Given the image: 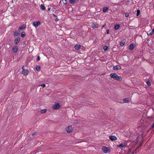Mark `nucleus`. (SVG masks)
<instances>
[{
    "mask_svg": "<svg viewBox=\"0 0 154 154\" xmlns=\"http://www.w3.org/2000/svg\"><path fill=\"white\" fill-rule=\"evenodd\" d=\"M61 106L59 104L57 103L55 104V105L53 106V108L54 109H58L60 108Z\"/></svg>",
    "mask_w": 154,
    "mask_h": 154,
    "instance_id": "obj_6",
    "label": "nucleus"
},
{
    "mask_svg": "<svg viewBox=\"0 0 154 154\" xmlns=\"http://www.w3.org/2000/svg\"><path fill=\"white\" fill-rule=\"evenodd\" d=\"M40 86H42L43 88H44L45 86V84H43L41 85Z\"/></svg>",
    "mask_w": 154,
    "mask_h": 154,
    "instance_id": "obj_34",
    "label": "nucleus"
},
{
    "mask_svg": "<svg viewBox=\"0 0 154 154\" xmlns=\"http://www.w3.org/2000/svg\"><path fill=\"white\" fill-rule=\"evenodd\" d=\"M12 51L14 53H16L18 50V47L17 46H15L13 47L12 49Z\"/></svg>",
    "mask_w": 154,
    "mask_h": 154,
    "instance_id": "obj_10",
    "label": "nucleus"
},
{
    "mask_svg": "<svg viewBox=\"0 0 154 154\" xmlns=\"http://www.w3.org/2000/svg\"><path fill=\"white\" fill-rule=\"evenodd\" d=\"M59 20V19H58L57 17H56V19H55V21H58Z\"/></svg>",
    "mask_w": 154,
    "mask_h": 154,
    "instance_id": "obj_36",
    "label": "nucleus"
},
{
    "mask_svg": "<svg viewBox=\"0 0 154 154\" xmlns=\"http://www.w3.org/2000/svg\"><path fill=\"white\" fill-rule=\"evenodd\" d=\"M40 59V57L39 56H38L36 58V60L38 61Z\"/></svg>",
    "mask_w": 154,
    "mask_h": 154,
    "instance_id": "obj_31",
    "label": "nucleus"
},
{
    "mask_svg": "<svg viewBox=\"0 0 154 154\" xmlns=\"http://www.w3.org/2000/svg\"><path fill=\"white\" fill-rule=\"evenodd\" d=\"M20 34V32L16 31L14 34V36H16L18 35H19Z\"/></svg>",
    "mask_w": 154,
    "mask_h": 154,
    "instance_id": "obj_17",
    "label": "nucleus"
},
{
    "mask_svg": "<svg viewBox=\"0 0 154 154\" xmlns=\"http://www.w3.org/2000/svg\"><path fill=\"white\" fill-rule=\"evenodd\" d=\"M117 146L119 147L125 148V144L124 143H122L120 145L118 146Z\"/></svg>",
    "mask_w": 154,
    "mask_h": 154,
    "instance_id": "obj_13",
    "label": "nucleus"
},
{
    "mask_svg": "<svg viewBox=\"0 0 154 154\" xmlns=\"http://www.w3.org/2000/svg\"><path fill=\"white\" fill-rule=\"evenodd\" d=\"M120 26V25L119 24L116 25L114 26L115 29L117 30V29H118L119 28Z\"/></svg>",
    "mask_w": 154,
    "mask_h": 154,
    "instance_id": "obj_18",
    "label": "nucleus"
},
{
    "mask_svg": "<svg viewBox=\"0 0 154 154\" xmlns=\"http://www.w3.org/2000/svg\"><path fill=\"white\" fill-rule=\"evenodd\" d=\"M36 134V133L35 132H33L32 133V136H34Z\"/></svg>",
    "mask_w": 154,
    "mask_h": 154,
    "instance_id": "obj_33",
    "label": "nucleus"
},
{
    "mask_svg": "<svg viewBox=\"0 0 154 154\" xmlns=\"http://www.w3.org/2000/svg\"><path fill=\"white\" fill-rule=\"evenodd\" d=\"M20 41V38L19 37L17 38L14 40V42L15 45H17Z\"/></svg>",
    "mask_w": 154,
    "mask_h": 154,
    "instance_id": "obj_9",
    "label": "nucleus"
},
{
    "mask_svg": "<svg viewBox=\"0 0 154 154\" xmlns=\"http://www.w3.org/2000/svg\"><path fill=\"white\" fill-rule=\"evenodd\" d=\"M64 4L66 5L67 3V1L66 0H62Z\"/></svg>",
    "mask_w": 154,
    "mask_h": 154,
    "instance_id": "obj_29",
    "label": "nucleus"
},
{
    "mask_svg": "<svg viewBox=\"0 0 154 154\" xmlns=\"http://www.w3.org/2000/svg\"><path fill=\"white\" fill-rule=\"evenodd\" d=\"M47 111V110L46 109L41 110V113L42 114L46 112Z\"/></svg>",
    "mask_w": 154,
    "mask_h": 154,
    "instance_id": "obj_23",
    "label": "nucleus"
},
{
    "mask_svg": "<svg viewBox=\"0 0 154 154\" xmlns=\"http://www.w3.org/2000/svg\"><path fill=\"white\" fill-rule=\"evenodd\" d=\"M154 32L152 30V31L151 32L149 33H147V34L148 35H152L153 33H154Z\"/></svg>",
    "mask_w": 154,
    "mask_h": 154,
    "instance_id": "obj_30",
    "label": "nucleus"
},
{
    "mask_svg": "<svg viewBox=\"0 0 154 154\" xmlns=\"http://www.w3.org/2000/svg\"><path fill=\"white\" fill-rule=\"evenodd\" d=\"M67 133H70L72 132V128L71 125L68 126L66 129Z\"/></svg>",
    "mask_w": 154,
    "mask_h": 154,
    "instance_id": "obj_2",
    "label": "nucleus"
},
{
    "mask_svg": "<svg viewBox=\"0 0 154 154\" xmlns=\"http://www.w3.org/2000/svg\"><path fill=\"white\" fill-rule=\"evenodd\" d=\"M102 149L103 151L105 153H107L109 151L108 148L106 146H103L102 147Z\"/></svg>",
    "mask_w": 154,
    "mask_h": 154,
    "instance_id": "obj_7",
    "label": "nucleus"
},
{
    "mask_svg": "<svg viewBox=\"0 0 154 154\" xmlns=\"http://www.w3.org/2000/svg\"><path fill=\"white\" fill-rule=\"evenodd\" d=\"M21 37H22V38L24 37L25 35V32H22L21 33Z\"/></svg>",
    "mask_w": 154,
    "mask_h": 154,
    "instance_id": "obj_24",
    "label": "nucleus"
},
{
    "mask_svg": "<svg viewBox=\"0 0 154 154\" xmlns=\"http://www.w3.org/2000/svg\"><path fill=\"white\" fill-rule=\"evenodd\" d=\"M109 33V29H107V34H108Z\"/></svg>",
    "mask_w": 154,
    "mask_h": 154,
    "instance_id": "obj_37",
    "label": "nucleus"
},
{
    "mask_svg": "<svg viewBox=\"0 0 154 154\" xmlns=\"http://www.w3.org/2000/svg\"><path fill=\"white\" fill-rule=\"evenodd\" d=\"M91 26L93 28H95L98 27V25L96 23H93V24L91 25Z\"/></svg>",
    "mask_w": 154,
    "mask_h": 154,
    "instance_id": "obj_14",
    "label": "nucleus"
},
{
    "mask_svg": "<svg viewBox=\"0 0 154 154\" xmlns=\"http://www.w3.org/2000/svg\"><path fill=\"white\" fill-rule=\"evenodd\" d=\"M24 66H23V67H22V69H23H23H24Z\"/></svg>",
    "mask_w": 154,
    "mask_h": 154,
    "instance_id": "obj_40",
    "label": "nucleus"
},
{
    "mask_svg": "<svg viewBox=\"0 0 154 154\" xmlns=\"http://www.w3.org/2000/svg\"><path fill=\"white\" fill-rule=\"evenodd\" d=\"M125 16L126 17H127L129 16V14L128 13H126L125 14Z\"/></svg>",
    "mask_w": 154,
    "mask_h": 154,
    "instance_id": "obj_32",
    "label": "nucleus"
},
{
    "mask_svg": "<svg viewBox=\"0 0 154 154\" xmlns=\"http://www.w3.org/2000/svg\"><path fill=\"white\" fill-rule=\"evenodd\" d=\"M26 27V25L25 24H23L19 28V30H23L25 29Z\"/></svg>",
    "mask_w": 154,
    "mask_h": 154,
    "instance_id": "obj_12",
    "label": "nucleus"
},
{
    "mask_svg": "<svg viewBox=\"0 0 154 154\" xmlns=\"http://www.w3.org/2000/svg\"><path fill=\"white\" fill-rule=\"evenodd\" d=\"M109 138L111 141H115L117 139V137L114 135H110L109 136Z\"/></svg>",
    "mask_w": 154,
    "mask_h": 154,
    "instance_id": "obj_3",
    "label": "nucleus"
},
{
    "mask_svg": "<svg viewBox=\"0 0 154 154\" xmlns=\"http://www.w3.org/2000/svg\"><path fill=\"white\" fill-rule=\"evenodd\" d=\"M35 69L37 71L39 70L40 69V67L39 66H36Z\"/></svg>",
    "mask_w": 154,
    "mask_h": 154,
    "instance_id": "obj_25",
    "label": "nucleus"
},
{
    "mask_svg": "<svg viewBox=\"0 0 154 154\" xmlns=\"http://www.w3.org/2000/svg\"><path fill=\"white\" fill-rule=\"evenodd\" d=\"M75 0H69V2L71 4H73L75 3Z\"/></svg>",
    "mask_w": 154,
    "mask_h": 154,
    "instance_id": "obj_26",
    "label": "nucleus"
},
{
    "mask_svg": "<svg viewBox=\"0 0 154 154\" xmlns=\"http://www.w3.org/2000/svg\"><path fill=\"white\" fill-rule=\"evenodd\" d=\"M151 128H154V122L152 124V125L151 126Z\"/></svg>",
    "mask_w": 154,
    "mask_h": 154,
    "instance_id": "obj_35",
    "label": "nucleus"
},
{
    "mask_svg": "<svg viewBox=\"0 0 154 154\" xmlns=\"http://www.w3.org/2000/svg\"><path fill=\"white\" fill-rule=\"evenodd\" d=\"M109 76L111 78L115 79L119 82L121 81L122 80V78L120 76H119L116 73H111L110 74Z\"/></svg>",
    "mask_w": 154,
    "mask_h": 154,
    "instance_id": "obj_1",
    "label": "nucleus"
},
{
    "mask_svg": "<svg viewBox=\"0 0 154 154\" xmlns=\"http://www.w3.org/2000/svg\"><path fill=\"white\" fill-rule=\"evenodd\" d=\"M146 83L148 86H149L151 85V83L149 80L147 81Z\"/></svg>",
    "mask_w": 154,
    "mask_h": 154,
    "instance_id": "obj_28",
    "label": "nucleus"
},
{
    "mask_svg": "<svg viewBox=\"0 0 154 154\" xmlns=\"http://www.w3.org/2000/svg\"><path fill=\"white\" fill-rule=\"evenodd\" d=\"M121 69V67L119 65L114 66L113 68V69L115 70H117Z\"/></svg>",
    "mask_w": 154,
    "mask_h": 154,
    "instance_id": "obj_8",
    "label": "nucleus"
},
{
    "mask_svg": "<svg viewBox=\"0 0 154 154\" xmlns=\"http://www.w3.org/2000/svg\"><path fill=\"white\" fill-rule=\"evenodd\" d=\"M40 7L42 10H45V8L44 4H42L40 6Z\"/></svg>",
    "mask_w": 154,
    "mask_h": 154,
    "instance_id": "obj_21",
    "label": "nucleus"
},
{
    "mask_svg": "<svg viewBox=\"0 0 154 154\" xmlns=\"http://www.w3.org/2000/svg\"><path fill=\"white\" fill-rule=\"evenodd\" d=\"M105 26V25H103L102 27V28L103 27Z\"/></svg>",
    "mask_w": 154,
    "mask_h": 154,
    "instance_id": "obj_41",
    "label": "nucleus"
},
{
    "mask_svg": "<svg viewBox=\"0 0 154 154\" xmlns=\"http://www.w3.org/2000/svg\"><path fill=\"white\" fill-rule=\"evenodd\" d=\"M108 9V7H104L103 9V11L104 12H106Z\"/></svg>",
    "mask_w": 154,
    "mask_h": 154,
    "instance_id": "obj_19",
    "label": "nucleus"
},
{
    "mask_svg": "<svg viewBox=\"0 0 154 154\" xmlns=\"http://www.w3.org/2000/svg\"><path fill=\"white\" fill-rule=\"evenodd\" d=\"M53 14V15L54 17H57V15H55V14Z\"/></svg>",
    "mask_w": 154,
    "mask_h": 154,
    "instance_id": "obj_39",
    "label": "nucleus"
},
{
    "mask_svg": "<svg viewBox=\"0 0 154 154\" xmlns=\"http://www.w3.org/2000/svg\"><path fill=\"white\" fill-rule=\"evenodd\" d=\"M131 100V99L130 98H125L123 99V101L124 103H128Z\"/></svg>",
    "mask_w": 154,
    "mask_h": 154,
    "instance_id": "obj_11",
    "label": "nucleus"
},
{
    "mask_svg": "<svg viewBox=\"0 0 154 154\" xmlns=\"http://www.w3.org/2000/svg\"><path fill=\"white\" fill-rule=\"evenodd\" d=\"M40 24L41 23L39 21H38L36 22H34L33 23V25L35 27H38Z\"/></svg>",
    "mask_w": 154,
    "mask_h": 154,
    "instance_id": "obj_5",
    "label": "nucleus"
},
{
    "mask_svg": "<svg viewBox=\"0 0 154 154\" xmlns=\"http://www.w3.org/2000/svg\"><path fill=\"white\" fill-rule=\"evenodd\" d=\"M134 44H131L130 45L129 47V49L130 50H132L134 49Z\"/></svg>",
    "mask_w": 154,
    "mask_h": 154,
    "instance_id": "obj_15",
    "label": "nucleus"
},
{
    "mask_svg": "<svg viewBox=\"0 0 154 154\" xmlns=\"http://www.w3.org/2000/svg\"><path fill=\"white\" fill-rule=\"evenodd\" d=\"M80 47L81 45L78 44L75 45L74 46L75 49L77 50H79Z\"/></svg>",
    "mask_w": 154,
    "mask_h": 154,
    "instance_id": "obj_16",
    "label": "nucleus"
},
{
    "mask_svg": "<svg viewBox=\"0 0 154 154\" xmlns=\"http://www.w3.org/2000/svg\"><path fill=\"white\" fill-rule=\"evenodd\" d=\"M125 44V42L123 41H122L120 43V45L121 46H123Z\"/></svg>",
    "mask_w": 154,
    "mask_h": 154,
    "instance_id": "obj_20",
    "label": "nucleus"
},
{
    "mask_svg": "<svg viewBox=\"0 0 154 154\" xmlns=\"http://www.w3.org/2000/svg\"><path fill=\"white\" fill-rule=\"evenodd\" d=\"M140 11L139 10H138L137 11V16H138L140 14Z\"/></svg>",
    "mask_w": 154,
    "mask_h": 154,
    "instance_id": "obj_27",
    "label": "nucleus"
},
{
    "mask_svg": "<svg viewBox=\"0 0 154 154\" xmlns=\"http://www.w3.org/2000/svg\"><path fill=\"white\" fill-rule=\"evenodd\" d=\"M50 10V8H48V11H49Z\"/></svg>",
    "mask_w": 154,
    "mask_h": 154,
    "instance_id": "obj_38",
    "label": "nucleus"
},
{
    "mask_svg": "<svg viewBox=\"0 0 154 154\" xmlns=\"http://www.w3.org/2000/svg\"><path fill=\"white\" fill-rule=\"evenodd\" d=\"M22 73L24 75L26 76L29 74V71L27 69H23L22 72Z\"/></svg>",
    "mask_w": 154,
    "mask_h": 154,
    "instance_id": "obj_4",
    "label": "nucleus"
},
{
    "mask_svg": "<svg viewBox=\"0 0 154 154\" xmlns=\"http://www.w3.org/2000/svg\"><path fill=\"white\" fill-rule=\"evenodd\" d=\"M103 50L104 51H106L108 49V47L107 46H105L103 48Z\"/></svg>",
    "mask_w": 154,
    "mask_h": 154,
    "instance_id": "obj_22",
    "label": "nucleus"
}]
</instances>
